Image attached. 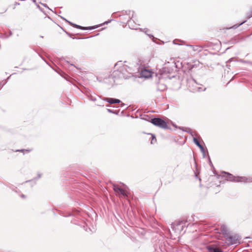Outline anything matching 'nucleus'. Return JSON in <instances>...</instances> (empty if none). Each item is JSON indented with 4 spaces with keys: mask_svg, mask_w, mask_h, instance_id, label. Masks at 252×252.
Segmentation results:
<instances>
[{
    "mask_svg": "<svg viewBox=\"0 0 252 252\" xmlns=\"http://www.w3.org/2000/svg\"><path fill=\"white\" fill-rule=\"evenodd\" d=\"M125 66L123 67L120 70H114L108 78H105L104 80L105 83L109 85L113 86L118 79H127L129 76V75L126 74L123 72L125 69Z\"/></svg>",
    "mask_w": 252,
    "mask_h": 252,
    "instance_id": "nucleus-1",
    "label": "nucleus"
},
{
    "mask_svg": "<svg viewBox=\"0 0 252 252\" xmlns=\"http://www.w3.org/2000/svg\"><path fill=\"white\" fill-rule=\"evenodd\" d=\"M222 177L227 181L234 182H242L244 183L252 182V177L234 176L232 174L225 172L222 173Z\"/></svg>",
    "mask_w": 252,
    "mask_h": 252,
    "instance_id": "nucleus-2",
    "label": "nucleus"
},
{
    "mask_svg": "<svg viewBox=\"0 0 252 252\" xmlns=\"http://www.w3.org/2000/svg\"><path fill=\"white\" fill-rule=\"evenodd\" d=\"M187 223V221L181 220L176 223H172L171 224L172 230L174 231L175 233H180L183 230L184 227L186 225Z\"/></svg>",
    "mask_w": 252,
    "mask_h": 252,
    "instance_id": "nucleus-3",
    "label": "nucleus"
},
{
    "mask_svg": "<svg viewBox=\"0 0 252 252\" xmlns=\"http://www.w3.org/2000/svg\"><path fill=\"white\" fill-rule=\"evenodd\" d=\"M154 125L163 129H170L166 122L160 118H154L150 121Z\"/></svg>",
    "mask_w": 252,
    "mask_h": 252,
    "instance_id": "nucleus-4",
    "label": "nucleus"
},
{
    "mask_svg": "<svg viewBox=\"0 0 252 252\" xmlns=\"http://www.w3.org/2000/svg\"><path fill=\"white\" fill-rule=\"evenodd\" d=\"M60 17L62 19H63L65 21L67 22L70 26H71L75 28L79 29L80 30H91L95 29L98 27V26L83 27V26L74 24V23L68 21L67 20H66L65 18H64V17H63L62 16H60Z\"/></svg>",
    "mask_w": 252,
    "mask_h": 252,
    "instance_id": "nucleus-5",
    "label": "nucleus"
},
{
    "mask_svg": "<svg viewBox=\"0 0 252 252\" xmlns=\"http://www.w3.org/2000/svg\"><path fill=\"white\" fill-rule=\"evenodd\" d=\"M225 240L229 245H232L238 243L239 237L237 235H232L230 233L225 237Z\"/></svg>",
    "mask_w": 252,
    "mask_h": 252,
    "instance_id": "nucleus-6",
    "label": "nucleus"
},
{
    "mask_svg": "<svg viewBox=\"0 0 252 252\" xmlns=\"http://www.w3.org/2000/svg\"><path fill=\"white\" fill-rule=\"evenodd\" d=\"M124 66L126 67H125V69L124 70V71L123 72H124L126 74L129 75V76L127 78H128L129 77H130L131 76V73L129 72V71L131 70V69L129 67H128L127 65H124L123 63L121 61L118 62L117 63H116L115 64V70H120L121 68H122L123 67H124Z\"/></svg>",
    "mask_w": 252,
    "mask_h": 252,
    "instance_id": "nucleus-7",
    "label": "nucleus"
},
{
    "mask_svg": "<svg viewBox=\"0 0 252 252\" xmlns=\"http://www.w3.org/2000/svg\"><path fill=\"white\" fill-rule=\"evenodd\" d=\"M251 35H247L245 37H240L239 36H235L232 38L229 41V44H235L237 43L241 42L242 41L245 40L247 38L249 37Z\"/></svg>",
    "mask_w": 252,
    "mask_h": 252,
    "instance_id": "nucleus-8",
    "label": "nucleus"
},
{
    "mask_svg": "<svg viewBox=\"0 0 252 252\" xmlns=\"http://www.w3.org/2000/svg\"><path fill=\"white\" fill-rule=\"evenodd\" d=\"M102 100L105 101L110 104H116L121 103V106L123 107L125 104L124 103L121 102V101L117 98H110V97H104L102 99Z\"/></svg>",
    "mask_w": 252,
    "mask_h": 252,
    "instance_id": "nucleus-9",
    "label": "nucleus"
},
{
    "mask_svg": "<svg viewBox=\"0 0 252 252\" xmlns=\"http://www.w3.org/2000/svg\"><path fill=\"white\" fill-rule=\"evenodd\" d=\"M206 249L209 252H223V251L215 245H211L207 246Z\"/></svg>",
    "mask_w": 252,
    "mask_h": 252,
    "instance_id": "nucleus-10",
    "label": "nucleus"
},
{
    "mask_svg": "<svg viewBox=\"0 0 252 252\" xmlns=\"http://www.w3.org/2000/svg\"><path fill=\"white\" fill-rule=\"evenodd\" d=\"M113 189L118 194H121L124 196H126V193L125 191L122 189V188H120L117 185H114L113 186Z\"/></svg>",
    "mask_w": 252,
    "mask_h": 252,
    "instance_id": "nucleus-11",
    "label": "nucleus"
},
{
    "mask_svg": "<svg viewBox=\"0 0 252 252\" xmlns=\"http://www.w3.org/2000/svg\"><path fill=\"white\" fill-rule=\"evenodd\" d=\"M220 230L224 238L230 233L228 227L224 224L221 225Z\"/></svg>",
    "mask_w": 252,
    "mask_h": 252,
    "instance_id": "nucleus-12",
    "label": "nucleus"
},
{
    "mask_svg": "<svg viewBox=\"0 0 252 252\" xmlns=\"http://www.w3.org/2000/svg\"><path fill=\"white\" fill-rule=\"evenodd\" d=\"M140 75L142 77L148 78L152 76V72L149 70L144 69L141 70Z\"/></svg>",
    "mask_w": 252,
    "mask_h": 252,
    "instance_id": "nucleus-13",
    "label": "nucleus"
},
{
    "mask_svg": "<svg viewBox=\"0 0 252 252\" xmlns=\"http://www.w3.org/2000/svg\"><path fill=\"white\" fill-rule=\"evenodd\" d=\"M127 24L129 28L132 30H137V26L134 24V22L131 19L127 21Z\"/></svg>",
    "mask_w": 252,
    "mask_h": 252,
    "instance_id": "nucleus-14",
    "label": "nucleus"
},
{
    "mask_svg": "<svg viewBox=\"0 0 252 252\" xmlns=\"http://www.w3.org/2000/svg\"><path fill=\"white\" fill-rule=\"evenodd\" d=\"M166 88H167L166 86L164 84L159 83L158 85V87H157L158 91H159L160 92L163 91L165 90L166 89Z\"/></svg>",
    "mask_w": 252,
    "mask_h": 252,
    "instance_id": "nucleus-15",
    "label": "nucleus"
},
{
    "mask_svg": "<svg viewBox=\"0 0 252 252\" xmlns=\"http://www.w3.org/2000/svg\"><path fill=\"white\" fill-rule=\"evenodd\" d=\"M193 140L194 143L199 148L202 146V145L200 143L199 141L198 140V139L196 138L193 137Z\"/></svg>",
    "mask_w": 252,
    "mask_h": 252,
    "instance_id": "nucleus-16",
    "label": "nucleus"
},
{
    "mask_svg": "<svg viewBox=\"0 0 252 252\" xmlns=\"http://www.w3.org/2000/svg\"><path fill=\"white\" fill-rule=\"evenodd\" d=\"M139 30L142 31V32H144L146 34H147L150 38L151 37H154L153 35H151V34H148L147 32L149 31V30L148 29H140L139 28Z\"/></svg>",
    "mask_w": 252,
    "mask_h": 252,
    "instance_id": "nucleus-17",
    "label": "nucleus"
},
{
    "mask_svg": "<svg viewBox=\"0 0 252 252\" xmlns=\"http://www.w3.org/2000/svg\"><path fill=\"white\" fill-rule=\"evenodd\" d=\"M107 111L109 112V113H113V114H116V115H118L119 113V110H117V111H114L112 109H107Z\"/></svg>",
    "mask_w": 252,
    "mask_h": 252,
    "instance_id": "nucleus-18",
    "label": "nucleus"
},
{
    "mask_svg": "<svg viewBox=\"0 0 252 252\" xmlns=\"http://www.w3.org/2000/svg\"><path fill=\"white\" fill-rule=\"evenodd\" d=\"M199 148L200 149L201 152L202 153L203 157L204 158H205L206 156V152H205V149H204L203 146H202L201 147H200Z\"/></svg>",
    "mask_w": 252,
    "mask_h": 252,
    "instance_id": "nucleus-19",
    "label": "nucleus"
},
{
    "mask_svg": "<svg viewBox=\"0 0 252 252\" xmlns=\"http://www.w3.org/2000/svg\"><path fill=\"white\" fill-rule=\"evenodd\" d=\"M239 62L241 63H249V64H251L252 63V62L251 61H246V60H244L243 59L239 60Z\"/></svg>",
    "mask_w": 252,
    "mask_h": 252,
    "instance_id": "nucleus-20",
    "label": "nucleus"
},
{
    "mask_svg": "<svg viewBox=\"0 0 252 252\" xmlns=\"http://www.w3.org/2000/svg\"><path fill=\"white\" fill-rule=\"evenodd\" d=\"M245 22H246V21H243L242 22H241V23H240V24H239L238 25H237V24L236 25H234L233 26H232L231 27V28L235 29L237 28L238 27H239L240 25H242L243 24H244Z\"/></svg>",
    "mask_w": 252,
    "mask_h": 252,
    "instance_id": "nucleus-21",
    "label": "nucleus"
},
{
    "mask_svg": "<svg viewBox=\"0 0 252 252\" xmlns=\"http://www.w3.org/2000/svg\"><path fill=\"white\" fill-rule=\"evenodd\" d=\"M152 139L151 140V144H153L157 141V139L154 135L152 134Z\"/></svg>",
    "mask_w": 252,
    "mask_h": 252,
    "instance_id": "nucleus-22",
    "label": "nucleus"
},
{
    "mask_svg": "<svg viewBox=\"0 0 252 252\" xmlns=\"http://www.w3.org/2000/svg\"><path fill=\"white\" fill-rule=\"evenodd\" d=\"M89 99L93 101H95L97 100V99L96 98V97L94 96H93L92 95H90L89 96Z\"/></svg>",
    "mask_w": 252,
    "mask_h": 252,
    "instance_id": "nucleus-23",
    "label": "nucleus"
},
{
    "mask_svg": "<svg viewBox=\"0 0 252 252\" xmlns=\"http://www.w3.org/2000/svg\"><path fill=\"white\" fill-rule=\"evenodd\" d=\"M252 17V9L251 11L247 13V17L248 19L251 18Z\"/></svg>",
    "mask_w": 252,
    "mask_h": 252,
    "instance_id": "nucleus-24",
    "label": "nucleus"
},
{
    "mask_svg": "<svg viewBox=\"0 0 252 252\" xmlns=\"http://www.w3.org/2000/svg\"><path fill=\"white\" fill-rule=\"evenodd\" d=\"M24 151H26L27 153H29L31 150H25V149H21V150H17L16 152H24Z\"/></svg>",
    "mask_w": 252,
    "mask_h": 252,
    "instance_id": "nucleus-25",
    "label": "nucleus"
},
{
    "mask_svg": "<svg viewBox=\"0 0 252 252\" xmlns=\"http://www.w3.org/2000/svg\"><path fill=\"white\" fill-rule=\"evenodd\" d=\"M41 174L40 173H38L37 177L34 178L33 180H37L40 179L41 178Z\"/></svg>",
    "mask_w": 252,
    "mask_h": 252,
    "instance_id": "nucleus-26",
    "label": "nucleus"
},
{
    "mask_svg": "<svg viewBox=\"0 0 252 252\" xmlns=\"http://www.w3.org/2000/svg\"><path fill=\"white\" fill-rule=\"evenodd\" d=\"M207 156H208V159L209 160V162H210V164L211 165V166H213V164L211 162V159H210V158L209 157V154H208V151H207Z\"/></svg>",
    "mask_w": 252,
    "mask_h": 252,
    "instance_id": "nucleus-27",
    "label": "nucleus"
},
{
    "mask_svg": "<svg viewBox=\"0 0 252 252\" xmlns=\"http://www.w3.org/2000/svg\"><path fill=\"white\" fill-rule=\"evenodd\" d=\"M97 105L99 106H103L102 101L100 100L99 102H98Z\"/></svg>",
    "mask_w": 252,
    "mask_h": 252,
    "instance_id": "nucleus-28",
    "label": "nucleus"
},
{
    "mask_svg": "<svg viewBox=\"0 0 252 252\" xmlns=\"http://www.w3.org/2000/svg\"><path fill=\"white\" fill-rule=\"evenodd\" d=\"M65 33H66V34H67V35H68L69 37H72V36H71V33H69V32H65Z\"/></svg>",
    "mask_w": 252,
    "mask_h": 252,
    "instance_id": "nucleus-29",
    "label": "nucleus"
},
{
    "mask_svg": "<svg viewBox=\"0 0 252 252\" xmlns=\"http://www.w3.org/2000/svg\"><path fill=\"white\" fill-rule=\"evenodd\" d=\"M191 129H189L188 130L186 131L188 133H189V134H191Z\"/></svg>",
    "mask_w": 252,
    "mask_h": 252,
    "instance_id": "nucleus-30",
    "label": "nucleus"
},
{
    "mask_svg": "<svg viewBox=\"0 0 252 252\" xmlns=\"http://www.w3.org/2000/svg\"><path fill=\"white\" fill-rule=\"evenodd\" d=\"M197 46H196V47L193 46V50L194 51H196L197 50Z\"/></svg>",
    "mask_w": 252,
    "mask_h": 252,
    "instance_id": "nucleus-31",
    "label": "nucleus"
},
{
    "mask_svg": "<svg viewBox=\"0 0 252 252\" xmlns=\"http://www.w3.org/2000/svg\"><path fill=\"white\" fill-rule=\"evenodd\" d=\"M44 7H47L48 8H49V7H48V6L46 4H42Z\"/></svg>",
    "mask_w": 252,
    "mask_h": 252,
    "instance_id": "nucleus-32",
    "label": "nucleus"
},
{
    "mask_svg": "<svg viewBox=\"0 0 252 252\" xmlns=\"http://www.w3.org/2000/svg\"><path fill=\"white\" fill-rule=\"evenodd\" d=\"M110 22V21H108L105 22L103 24H107L108 23H109Z\"/></svg>",
    "mask_w": 252,
    "mask_h": 252,
    "instance_id": "nucleus-33",
    "label": "nucleus"
},
{
    "mask_svg": "<svg viewBox=\"0 0 252 252\" xmlns=\"http://www.w3.org/2000/svg\"><path fill=\"white\" fill-rule=\"evenodd\" d=\"M21 197H22V198H25L26 197L25 195H24V194H22V195H21Z\"/></svg>",
    "mask_w": 252,
    "mask_h": 252,
    "instance_id": "nucleus-34",
    "label": "nucleus"
},
{
    "mask_svg": "<svg viewBox=\"0 0 252 252\" xmlns=\"http://www.w3.org/2000/svg\"><path fill=\"white\" fill-rule=\"evenodd\" d=\"M233 58L230 59L228 62H231L233 60Z\"/></svg>",
    "mask_w": 252,
    "mask_h": 252,
    "instance_id": "nucleus-35",
    "label": "nucleus"
},
{
    "mask_svg": "<svg viewBox=\"0 0 252 252\" xmlns=\"http://www.w3.org/2000/svg\"><path fill=\"white\" fill-rule=\"evenodd\" d=\"M173 43H174V44H179V45H180L179 44L176 43L175 42V40H173Z\"/></svg>",
    "mask_w": 252,
    "mask_h": 252,
    "instance_id": "nucleus-36",
    "label": "nucleus"
},
{
    "mask_svg": "<svg viewBox=\"0 0 252 252\" xmlns=\"http://www.w3.org/2000/svg\"><path fill=\"white\" fill-rule=\"evenodd\" d=\"M15 5H19V3L17 2H15Z\"/></svg>",
    "mask_w": 252,
    "mask_h": 252,
    "instance_id": "nucleus-37",
    "label": "nucleus"
},
{
    "mask_svg": "<svg viewBox=\"0 0 252 252\" xmlns=\"http://www.w3.org/2000/svg\"><path fill=\"white\" fill-rule=\"evenodd\" d=\"M32 0V1H33L34 3H35V2H36L35 0Z\"/></svg>",
    "mask_w": 252,
    "mask_h": 252,
    "instance_id": "nucleus-38",
    "label": "nucleus"
},
{
    "mask_svg": "<svg viewBox=\"0 0 252 252\" xmlns=\"http://www.w3.org/2000/svg\"><path fill=\"white\" fill-rule=\"evenodd\" d=\"M192 80H193L194 82H196V81H195L194 79H192Z\"/></svg>",
    "mask_w": 252,
    "mask_h": 252,
    "instance_id": "nucleus-39",
    "label": "nucleus"
},
{
    "mask_svg": "<svg viewBox=\"0 0 252 252\" xmlns=\"http://www.w3.org/2000/svg\"><path fill=\"white\" fill-rule=\"evenodd\" d=\"M109 106H110V105H106V107H109Z\"/></svg>",
    "mask_w": 252,
    "mask_h": 252,
    "instance_id": "nucleus-40",
    "label": "nucleus"
},
{
    "mask_svg": "<svg viewBox=\"0 0 252 252\" xmlns=\"http://www.w3.org/2000/svg\"><path fill=\"white\" fill-rule=\"evenodd\" d=\"M30 181H30V180H29V181H27L26 182H30Z\"/></svg>",
    "mask_w": 252,
    "mask_h": 252,
    "instance_id": "nucleus-41",
    "label": "nucleus"
},
{
    "mask_svg": "<svg viewBox=\"0 0 252 252\" xmlns=\"http://www.w3.org/2000/svg\"><path fill=\"white\" fill-rule=\"evenodd\" d=\"M61 13V11H60L59 12V13Z\"/></svg>",
    "mask_w": 252,
    "mask_h": 252,
    "instance_id": "nucleus-42",
    "label": "nucleus"
}]
</instances>
